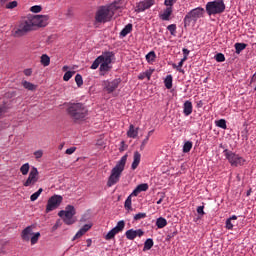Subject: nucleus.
Instances as JSON below:
<instances>
[{
	"label": "nucleus",
	"instance_id": "12",
	"mask_svg": "<svg viewBox=\"0 0 256 256\" xmlns=\"http://www.w3.org/2000/svg\"><path fill=\"white\" fill-rule=\"evenodd\" d=\"M39 181V170L36 167H32L27 180L23 183L24 187H31Z\"/></svg>",
	"mask_w": 256,
	"mask_h": 256
},
{
	"label": "nucleus",
	"instance_id": "44",
	"mask_svg": "<svg viewBox=\"0 0 256 256\" xmlns=\"http://www.w3.org/2000/svg\"><path fill=\"white\" fill-rule=\"evenodd\" d=\"M215 60L217 63H223V61H225V55L223 53H218L215 55Z\"/></svg>",
	"mask_w": 256,
	"mask_h": 256
},
{
	"label": "nucleus",
	"instance_id": "13",
	"mask_svg": "<svg viewBox=\"0 0 256 256\" xmlns=\"http://www.w3.org/2000/svg\"><path fill=\"white\" fill-rule=\"evenodd\" d=\"M125 229V221L121 220L117 223L116 227L110 230L107 235L104 237L106 241H111V239H115V235L121 233Z\"/></svg>",
	"mask_w": 256,
	"mask_h": 256
},
{
	"label": "nucleus",
	"instance_id": "64",
	"mask_svg": "<svg viewBox=\"0 0 256 256\" xmlns=\"http://www.w3.org/2000/svg\"><path fill=\"white\" fill-rule=\"evenodd\" d=\"M181 61H183L185 63V61H187V56H184Z\"/></svg>",
	"mask_w": 256,
	"mask_h": 256
},
{
	"label": "nucleus",
	"instance_id": "49",
	"mask_svg": "<svg viewBox=\"0 0 256 256\" xmlns=\"http://www.w3.org/2000/svg\"><path fill=\"white\" fill-rule=\"evenodd\" d=\"M145 217H147V213H138L134 216V221H141V219H145Z\"/></svg>",
	"mask_w": 256,
	"mask_h": 256
},
{
	"label": "nucleus",
	"instance_id": "63",
	"mask_svg": "<svg viewBox=\"0 0 256 256\" xmlns=\"http://www.w3.org/2000/svg\"><path fill=\"white\" fill-rule=\"evenodd\" d=\"M254 81H256V73L252 76L251 82L253 83Z\"/></svg>",
	"mask_w": 256,
	"mask_h": 256
},
{
	"label": "nucleus",
	"instance_id": "2",
	"mask_svg": "<svg viewBox=\"0 0 256 256\" xmlns=\"http://www.w3.org/2000/svg\"><path fill=\"white\" fill-rule=\"evenodd\" d=\"M119 9V2H114L110 6H101L95 14L96 23H107V21H111L115 12Z\"/></svg>",
	"mask_w": 256,
	"mask_h": 256
},
{
	"label": "nucleus",
	"instance_id": "37",
	"mask_svg": "<svg viewBox=\"0 0 256 256\" xmlns=\"http://www.w3.org/2000/svg\"><path fill=\"white\" fill-rule=\"evenodd\" d=\"M29 163H25L20 167V173H22V175H27L29 173Z\"/></svg>",
	"mask_w": 256,
	"mask_h": 256
},
{
	"label": "nucleus",
	"instance_id": "53",
	"mask_svg": "<svg viewBox=\"0 0 256 256\" xmlns=\"http://www.w3.org/2000/svg\"><path fill=\"white\" fill-rule=\"evenodd\" d=\"M41 6H39V5H35V6H32L31 8H30V11L32 12V13H41Z\"/></svg>",
	"mask_w": 256,
	"mask_h": 256
},
{
	"label": "nucleus",
	"instance_id": "26",
	"mask_svg": "<svg viewBox=\"0 0 256 256\" xmlns=\"http://www.w3.org/2000/svg\"><path fill=\"white\" fill-rule=\"evenodd\" d=\"M156 227L158 229H163L165 227H167V219L163 218V217H159L156 220Z\"/></svg>",
	"mask_w": 256,
	"mask_h": 256
},
{
	"label": "nucleus",
	"instance_id": "51",
	"mask_svg": "<svg viewBox=\"0 0 256 256\" xmlns=\"http://www.w3.org/2000/svg\"><path fill=\"white\" fill-rule=\"evenodd\" d=\"M73 75H75V72L67 71L63 76V80L69 81Z\"/></svg>",
	"mask_w": 256,
	"mask_h": 256
},
{
	"label": "nucleus",
	"instance_id": "58",
	"mask_svg": "<svg viewBox=\"0 0 256 256\" xmlns=\"http://www.w3.org/2000/svg\"><path fill=\"white\" fill-rule=\"evenodd\" d=\"M77 148L71 147L66 150V155H73V152L76 151Z\"/></svg>",
	"mask_w": 256,
	"mask_h": 256
},
{
	"label": "nucleus",
	"instance_id": "17",
	"mask_svg": "<svg viewBox=\"0 0 256 256\" xmlns=\"http://www.w3.org/2000/svg\"><path fill=\"white\" fill-rule=\"evenodd\" d=\"M171 15H173V8L172 7H166L164 11L159 14V18L162 21H171Z\"/></svg>",
	"mask_w": 256,
	"mask_h": 256
},
{
	"label": "nucleus",
	"instance_id": "42",
	"mask_svg": "<svg viewBox=\"0 0 256 256\" xmlns=\"http://www.w3.org/2000/svg\"><path fill=\"white\" fill-rule=\"evenodd\" d=\"M131 205H132L131 196H128L127 199L125 200L124 207L125 209H127V211H131L132 209Z\"/></svg>",
	"mask_w": 256,
	"mask_h": 256
},
{
	"label": "nucleus",
	"instance_id": "3",
	"mask_svg": "<svg viewBox=\"0 0 256 256\" xmlns=\"http://www.w3.org/2000/svg\"><path fill=\"white\" fill-rule=\"evenodd\" d=\"M127 163V154L122 156L121 159L116 163L115 167L111 170V174L108 178L107 186L113 187L119 183L121 179V173L125 171V165Z\"/></svg>",
	"mask_w": 256,
	"mask_h": 256
},
{
	"label": "nucleus",
	"instance_id": "56",
	"mask_svg": "<svg viewBox=\"0 0 256 256\" xmlns=\"http://www.w3.org/2000/svg\"><path fill=\"white\" fill-rule=\"evenodd\" d=\"M204 209H205V206H199L197 208V213H198V215H201V217H203V215H205Z\"/></svg>",
	"mask_w": 256,
	"mask_h": 256
},
{
	"label": "nucleus",
	"instance_id": "4",
	"mask_svg": "<svg viewBox=\"0 0 256 256\" xmlns=\"http://www.w3.org/2000/svg\"><path fill=\"white\" fill-rule=\"evenodd\" d=\"M205 15V8L197 7L190 10L184 17V27H189L191 23H197Z\"/></svg>",
	"mask_w": 256,
	"mask_h": 256
},
{
	"label": "nucleus",
	"instance_id": "55",
	"mask_svg": "<svg viewBox=\"0 0 256 256\" xmlns=\"http://www.w3.org/2000/svg\"><path fill=\"white\" fill-rule=\"evenodd\" d=\"M35 159H41L43 157V150H38L34 152Z\"/></svg>",
	"mask_w": 256,
	"mask_h": 256
},
{
	"label": "nucleus",
	"instance_id": "59",
	"mask_svg": "<svg viewBox=\"0 0 256 256\" xmlns=\"http://www.w3.org/2000/svg\"><path fill=\"white\" fill-rule=\"evenodd\" d=\"M93 227V224H85L82 229L87 233V231H89V229H91Z\"/></svg>",
	"mask_w": 256,
	"mask_h": 256
},
{
	"label": "nucleus",
	"instance_id": "40",
	"mask_svg": "<svg viewBox=\"0 0 256 256\" xmlns=\"http://www.w3.org/2000/svg\"><path fill=\"white\" fill-rule=\"evenodd\" d=\"M167 29L170 31V35H173L175 37L177 33V25L176 24H170L167 26Z\"/></svg>",
	"mask_w": 256,
	"mask_h": 256
},
{
	"label": "nucleus",
	"instance_id": "50",
	"mask_svg": "<svg viewBox=\"0 0 256 256\" xmlns=\"http://www.w3.org/2000/svg\"><path fill=\"white\" fill-rule=\"evenodd\" d=\"M183 63H185V62L180 60L178 65L173 64L172 67H173V69H177V71H179V73H183V69H181V67H183Z\"/></svg>",
	"mask_w": 256,
	"mask_h": 256
},
{
	"label": "nucleus",
	"instance_id": "31",
	"mask_svg": "<svg viewBox=\"0 0 256 256\" xmlns=\"http://www.w3.org/2000/svg\"><path fill=\"white\" fill-rule=\"evenodd\" d=\"M40 237H41L40 232H36V233L32 234V237H30L31 245H37V243L39 242Z\"/></svg>",
	"mask_w": 256,
	"mask_h": 256
},
{
	"label": "nucleus",
	"instance_id": "34",
	"mask_svg": "<svg viewBox=\"0 0 256 256\" xmlns=\"http://www.w3.org/2000/svg\"><path fill=\"white\" fill-rule=\"evenodd\" d=\"M193 149V142L186 141L183 145V153H189Z\"/></svg>",
	"mask_w": 256,
	"mask_h": 256
},
{
	"label": "nucleus",
	"instance_id": "19",
	"mask_svg": "<svg viewBox=\"0 0 256 256\" xmlns=\"http://www.w3.org/2000/svg\"><path fill=\"white\" fill-rule=\"evenodd\" d=\"M139 163H141V153L136 151V152H134L133 162H132V165H131V169L133 171H135V169H137L139 167Z\"/></svg>",
	"mask_w": 256,
	"mask_h": 256
},
{
	"label": "nucleus",
	"instance_id": "54",
	"mask_svg": "<svg viewBox=\"0 0 256 256\" xmlns=\"http://www.w3.org/2000/svg\"><path fill=\"white\" fill-rule=\"evenodd\" d=\"M15 7H17V1L9 2V3L6 5V9H15Z\"/></svg>",
	"mask_w": 256,
	"mask_h": 256
},
{
	"label": "nucleus",
	"instance_id": "28",
	"mask_svg": "<svg viewBox=\"0 0 256 256\" xmlns=\"http://www.w3.org/2000/svg\"><path fill=\"white\" fill-rule=\"evenodd\" d=\"M157 59V54H155V51H150L146 55V61L150 64L155 63V60Z\"/></svg>",
	"mask_w": 256,
	"mask_h": 256
},
{
	"label": "nucleus",
	"instance_id": "43",
	"mask_svg": "<svg viewBox=\"0 0 256 256\" xmlns=\"http://www.w3.org/2000/svg\"><path fill=\"white\" fill-rule=\"evenodd\" d=\"M75 81H76L77 87H81L83 85V76H81V74H77L75 76Z\"/></svg>",
	"mask_w": 256,
	"mask_h": 256
},
{
	"label": "nucleus",
	"instance_id": "62",
	"mask_svg": "<svg viewBox=\"0 0 256 256\" xmlns=\"http://www.w3.org/2000/svg\"><path fill=\"white\" fill-rule=\"evenodd\" d=\"M5 113V107H0V117Z\"/></svg>",
	"mask_w": 256,
	"mask_h": 256
},
{
	"label": "nucleus",
	"instance_id": "60",
	"mask_svg": "<svg viewBox=\"0 0 256 256\" xmlns=\"http://www.w3.org/2000/svg\"><path fill=\"white\" fill-rule=\"evenodd\" d=\"M163 199H165V195L161 196V198L157 201V205H161V203H163Z\"/></svg>",
	"mask_w": 256,
	"mask_h": 256
},
{
	"label": "nucleus",
	"instance_id": "52",
	"mask_svg": "<svg viewBox=\"0 0 256 256\" xmlns=\"http://www.w3.org/2000/svg\"><path fill=\"white\" fill-rule=\"evenodd\" d=\"M177 3V0H164L165 7H171L173 9V5Z\"/></svg>",
	"mask_w": 256,
	"mask_h": 256
},
{
	"label": "nucleus",
	"instance_id": "6",
	"mask_svg": "<svg viewBox=\"0 0 256 256\" xmlns=\"http://www.w3.org/2000/svg\"><path fill=\"white\" fill-rule=\"evenodd\" d=\"M76 213L75 206L67 205L65 210H61L58 213V217L63 219L65 225H73V223H75V219H73V217H75Z\"/></svg>",
	"mask_w": 256,
	"mask_h": 256
},
{
	"label": "nucleus",
	"instance_id": "7",
	"mask_svg": "<svg viewBox=\"0 0 256 256\" xmlns=\"http://www.w3.org/2000/svg\"><path fill=\"white\" fill-rule=\"evenodd\" d=\"M30 31H35V30L33 28V24L31 23L30 18H27L20 22V24L18 25V28L14 31L13 36L24 37V35H27Z\"/></svg>",
	"mask_w": 256,
	"mask_h": 256
},
{
	"label": "nucleus",
	"instance_id": "33",
	"mask_svg": "<svg viewBox=\"0 0 256 256\" xmlns=\"http://www.w3.org/2000/svg\"><path fill=\"white\" fill-rule=\"evenodd\" d=\"M234 47L236 49L237 55H239V53H241V51H244V49L247 48V44H245V43H236L234 45Z\"/></svg>",
	"mask_w": 256,
	"mask_h": 256
},
{
	"label": "nucleus",
	"instance_id": "61",
	"mask_svg": "<svg viewBox=\"0 0 256 256\" xmlns=\"http://www.w3.org/2000/svg\"><path fill=\"white\" fill-rule=\"evenodd\" d=\"M184 56L188 57L189 56V50L187 48H184L183 50Z\"/></svg>",
	"mask_w": 256,
	"mask_h": 256
},
{
	"label": "nucleus",
	"instance_id": "48",
	"mask_svg": "<svg viewBox=\"0 0 256 256\" xmlns=\"http://www.w3.org/2000/svg\"><path fill=\"white\" fill-rule=\"evenodd\" d=\"M85 233H87L85 230H83V228H81L74 236L73 241H75V239H81V237H83V235H85Z\"/></svg>",
	"mask_w": 256,
	"mask_h": 256
},
{
	"label": "nucleus",
	"instance_id": "18",
	"mask_svg": "<svg viewBox=\"0 0 256 256\" xmlns=\"http://www.w3.org/2000/svg\"><path fill=\"white\" fill-rule=\"evenodd\" d=\"M113 55V52H104L98 57H101L102 63H107L108 65H111V62L113 61Z\"/></svg>",
	"mask_w": 256,
	"mask_h": 256
},
{
	"label": "nucleus",
	"instance_id": "32",
	"mask_svg": "<svg viewBox=\"0 0 256 256\" xmlns=\"http://www.w3.org/2000/svg\"><path fill=\"white\" fill-rule=\"evenodd\" d=\"M153 245H154L153 239L148 238V239L145 241V243H144V249H143V251H149V250H151V249L153 248Z\"/></svg>",
	"mask_w": 256,
	"mask_h": 256
},
{
	"label": "nucleus",
	"instance_id": "27",
	"mask_svg": "<svg viewBox=\"0 0 256 256\" xmlns=\"http://www.w3.org/2000/svg\"><path fill=\"white\" fill-rule=\"evenodd\" d=\"M22 85L24 87V89H27L28 91H35V89H37V86L27 80L22 82Z\"/></svg>",
	"mask_w": 256,
	"mask_h": 256
},
{
	"label": "nucleus",
	"instance_id": "38",
	"mask_svg": "<svg viewBox=\"0 0 256 256\" xmlns=\"http://www.w3.org/2000/svg\"><path fill=\"white\" fill-rule=\"evenodd\" d=\"M101 59H102V58L98 56V57L94 60V62L92 63L90 69H93V70L98 69V68H99V65L102 63Z\"/></svg>",
	"mask_w": 256,
	"mask_h": 256
},
{
	"label": "nucleus",
	"instance_id": "25",
	"mask_svg": "<svg viewBox=\"0 0 256 256\" xmlns=\"http://www.w3.org/2000/svg\"><path fill=\"white\" fill-rule=\"evenodd\" d=\"M153 71H155V70L150 69V70H147L146 72H143V73L139 74L138 79L140 81H143V79L147 78L148 81H149L151 79V75H153Z\"/></svg>",
	"mask_w": 256,
	"mask_h": 256
},
{
	"label": "nucleus",
	"instance_id": "57",
	"mask_svg": "<svg viewBox=\"0 0 256 256\" xmlns=\"http://www.w3.org/2000/svg\"><path fill=\"white\" fill-rule=\"evenodd\" d=\"M24 75H26V77H31V75H33V70H31V68L25 69Z\"/></svg>",
	"mask_w": 256,
	"mask_h": 256
},
{
	"label": "nucleus",
	"instance_id": "11",
	"mask_svg": "<svg viewBox=\"0 0 256 256\" xmlns=\"http://www.w3.org/2000/svg\"><path fill=\"white\" fill-rule=\"evenodd\" d=\"M102 85L104 91L108 94H111L119 88V85H121V78H116L112 81L104 80Z\"/></svg>",
	"mask_w": 256,
	"mask_h": 256
},
{
	"label": "nucleus",
	"instance_id": "16",
	"mask_svg": "<svg viewBox=\"0 0 256 256\" xmlns=\"http://www.w3.org/2000/svg\"><path fill=\"white\" fill-rule=\"evenodd\" d=\"M33 226H27L21 233V238L23 241H30L33 235Z\"/></svg>",
	"mask_w": 256,
	"mask_h": 256
},
{
	"label": "nucleus",
	"instance_id": "9",
	"mask_svg": "<svg viewBox=\"0 0 256 256\" xmlns=\"http://www.w3.org/2000/svg\"><path fill=\"white\" fill-rule=\"evenodd\" d=\"M63 203V196L61 195H53L48 199L45 213H51V211H55Z\"/></svg>",
	"mask_w": 256,
	"mask_h": 256
},
{
	"label": "nucleus",
	"instance_id": "35",
	"mask_svg": "<svg viewBox=\"0 0 256 256\" xmlns=\"http://www.w3.org/2000/svg\"><path fill=\"white\" fill-rule=\"evenodd\" d=\"M43 193V188H40L38 191H36L35 193H33L30 196V200L31 201H37V199H39L40 195Z\"/></svg>",
	"mask_w": 256,
	"mask_h": 256
},
{
	"label": "nucleus",
	"instance_id": "24",
	"mask_svg": "<svg viewBox=\"0 0 256 256\" xmlns=\"http://www.w3.org/2000/svg\"><path fill=\"white\" fill-rule=\"evenodd\" d=\"M133 31V24H127L120 32V37H127Z\"/></svg>",
	"mask_w": 256,
	"mask_h": 256
},
{
	"label": "nucleus",
	"instance_id": "21",
	"mask_svg": "<svg viewBox=\"0 0 256 256\" xmlns=\"http://www.w3.org/2000/svg\"><path fill=\"white\" fill-rule=\"evenodd\" d=\"M137 135H139V128H135L133 124L129 126V130L127 131V137L130 139H136Z\"/></svg>",
	"mask_w": 256,
	"mask_h": 256
},
{
	"label": "nucleus",
	"instance_id": "46",
	"mask_svg": "<svg viewBox=\"0 0 256 256\" xmlns=\"http://www.w3.org/2000/svg\"><path fill=\"white\" fill-rule=\"evenodd\" d=\"M85 233H87L85 230H83V228H81L74 236L73 241H75V239H81V237H83V235H85Z\"/></svg>",
	"mask_w": 256,
	"mask_h": 256
},
{
	"label": "nucleus",
	"instance_id": "14",
	"mask_svg": "<svg viewBox=\"0 0 256 256\" xmlns=\"http://www.w3.org/2000/svg\"><path fill=\"white\" fill-rule=\"evenodd\" d=\"M155 5V0H144L139 2L136 5V13H143V11H147V9H151Z\"/></svg>",
	"mask_w": 256,
	"mask_h": 256
},
{
	"label": "nucleus",
	"instance_id": "45",
	"mask_svg": "<svg viewBox=\"0 0 256 256\" xmlns=\"http://www.w3.org/2000/svg\"><path fill=\"white\" fill-rule=\"evenodd\" d=\"M85 233H87L85 230H83V228H81L74 236L73 241H75V239H81V237H83V235H85Z\"/></svg>",
	"mask_w": 256,
	"mask_h": 256
},
{
	"label": "nucleus",
	"instance_id": "36",
	"mask_svg": "<svg viewBox=\"0 0 256 256\" xmlns=\"http://www.w3.org/2000/svg\"><path fill=\"white\" fill-rule=\"evenodd\" d=\"M153 132H154V130H151L148 132L146 138L142 141L140 149H145V145H147V143H149V137H151V135H153Z\"/></svg>",
	"mask_w": 256,
	"mask_h": 256
},
{
	"label": "nucleus",
	"instance_id": "1",
	"mask_svg": "<svg viewBox=\"0 0 256 256\" xmlns=\"http://www.w3.org/2000/svg\"><path fill=\"white\" fill-rule=\"evenodd\" d=\"M67 113L69 117L77 123L79 121H85L89 115V110L83 103H71L67 108Z\"/></svg>",
	"mask_w": 256,
	"mask_h": 256
},
{
	"label": "nucleus",
	"instance_id": "10",
	"mask_svg": "<svg viewBox=\"0 0 256 256\" xmlns=\"http://www.w3.org/2000/svg\"><path fill=\"white\" fill-rule=\"evenodd\" d=\"M29 19L34 30L37 29V27H47L49 24V16L47 15H36Z\"/></svg>",
	"mask_w": 256,
	"mask_h": 256
},
{
	"label": "nucleus",
	"instance_id": "30",
	"mask_svg": "<svg viewBox=\"0 0 256 256\" xmlns=\"http://www.w3.org/2000/svg\"><path fill=\"white\" fill-rule=\"evenodd\" d=\"M231 221H237V216L233 215L226 220V229H228L229 231L233 230V223Z\"/></svg>",
	"mask_w": 256,
	"mask_h": 256
},
{
	"label": "nucleus",
	"instance_id": "15",
	"mask_svg": "<svg viewBox=\"0 0 256 256\" xmlns=\"http://www.w3.org/2000/svg\"><path fill=\"white\" fill-rule=\"evenodd\" d=\"M144 234L145 232H143V230L141 229H138V230L130 229L125 233L126 239H128L129 241H133L136 237H143Z\"/></svg>",
	"mask_w": 256,
	"mask_h": 256
},
{
	"label": "nucleus",
	"instance_id": "47",
	"mask_svg": "<svg viewBox=\"0 0 256 256\" xmlns=\"http://www.w3.org/2000/svg\"><path fill=\"white\" fill-rule=\"evenodd\" d=\"M85 233H87L85 230H83V228H81L74 236L73 241H75V239H81V237H83V235H85Z\"/></svg>",
	"mask_w": 256,
	"mask_h": 256
},
{
	"label": "nucleus",
	"instance_id": "29",
	"mask_svg": "<svg viewBox=\"0 0 256 256\" xmlns=\"http://www.w3.org/2000/svg\"><path fill=\"white\" fill-rule=\"evenodd\" d=\"M164 84L166 89H172L173 88V76L172 75H167Z\"/></svg>",
	"mask_w": 256,
	"mask_h": 256
},
{
	"label": "nucleus",
	"instance_id": "41",
	"mask_svg": "<svg viewBox=\"0 0 256 256\" xmlns=\"http://www.w3.org/2000/svg\"><path fill=\"white\" fill-rule=\"evenodd\" d=\"M110 67L109 64L102 62L100 64V73H107V71H109Z\"/></svg>",
	"mask_w": 256,
	"mask_h": 256
},
{
	"label": "nucleus",
	"instance_id": "8",
	"mask_svg": "<svg viewBox=\"0 0 256 256\" xmlns=\"http://www.w3.org/2000/svg\"><path fill=\"white\" fill-rule=\"evenodd\" d=\"M223 153L224 157H226L227 161L232 167H239L241 165H245V158L239 156V154H236L229 149H225Z\"/></svg>",
	"mask_w": 256,
	"mask_h": 256
},
{
	"label": "nucleus",
	"instance_id": "39",
	"mask_svg": "<svg viewBox=\"0 0 256 256\" xmlns=\"http://www.w3.org/2000/svg\"><path fill=\"white\" fill-rule=\"evenodd\" d=\"M216 126L220 127V129H227V121L225 119H220L216 121Z\"/></svg>",
	"mask_w": 256,
	"mask_h": 256
},
{
	"label": "nucleus",
	"instance_id": "22",
	"mask_svg": "<svg viewBox=\"0 0 256 256\" xmlns=\"http://www.w3.org/2000/svg\"><path fill=\"white\" fill-rule=\"evenodd\" d=\"M148 189H149V184L147 183L139 184L132 192V195H135V197H137L139 193H142V191H147Z\"/></svg>",
	"mask_w": 256,
	"mask_h": 256
},
{
	"label": "nucleus",
	"instance_id": "23",
	"mask_svg": "<svg viewBox=\"0 0 256 256\" xmlns=\"http://www.w3.org/2000/svg\"><path fill=\"white\" fill-rule=\"evenodd\" d=\"M40 63L43 67H49L51 65V58L47 54H43L40 58Z\"/></svg>",
	"mask_w": 256,
	"mask_h": 256
},
{
	"label": "nucleus",
	"instance_id": "5",
	"mask_svg": "<svg viewBox=\"0 0 256 256\" xmlns=\"http://www.w3.org/2000/svg\"><path fill=\"white\" fill-rule=\"evenodd\" d=\"M206 13L209 17H211V15H221V13H225V2L223 0L208 2L206 4Z\"/></svg>",
	"mask_w": 256,
	"mask_h": 256
},
{
	"label": "nucleus",
	"instance_id": "20",
	"mask_svg": "<svg viewBox=\"0 0 256 256\" xmlns=\"http://www.w3.org/2000/svg\"><path fill=\"white\" fill-rule=\"evenodd\" d=\"M183 113L186 117H189L193 113V103L191 101L187 100L184 102Z\"/></svg>",
	"mask_w": 256,
	"mask_h": 256
}]
</instances>
